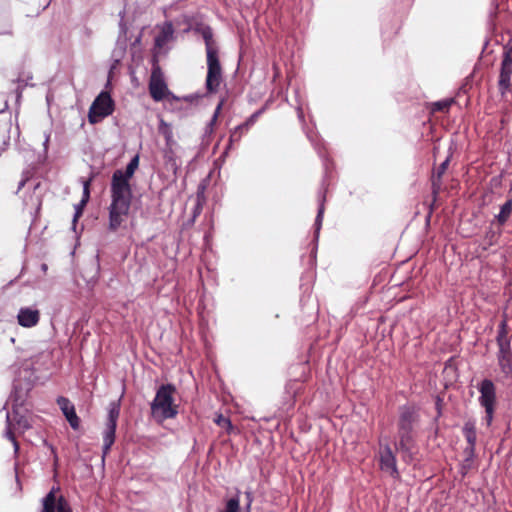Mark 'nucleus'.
Returning a JSON list of instances; mask_svg holds the SVG:
<instances>
[{
  "mask_svg": "<svg viewBox=\"0 0 512 512\" xmlns=\"http://www.w3.org/2000/svg\"><path fill=\"white\" fill-rule=\"evenodd\" d=\"M110 192L108 229L116 232L120 228H125L128 218V166L113 173Z\"/></svg>",
  "mask_w": 512,
  "mask_h": 512,
  "instance_id": "nucleus-1",
  "label": "nucleus"
},
{
  "mask_svg": "<svg viewBox=\"0 0 512 512\" xmlns=\"http://www.w3.org/2000/svg\"><path fill=\"white\" fill-rule=\"evenodd\" d=\"M205 43L207 75L206 90L210 94L217 93L223 80L222 66L219 59V45L214 39L213 30L210 26H200L195 29Z\"/></svg>",
  "mask_w": 512,
  "mask_h": 512,
  "instance_id": "nucleus-2",
  "label": "nucleus"
},
{
  "mask_svg": "<svg viewBox=\"0 0 512 512\" xmlns=\"http://www.w3.org/2000/svg\"><path fill=\"white\" fill-rule=\"evenodd\" d=\"M419 419L420 416L415 406L404 405L399 408L396 448L405 454H411L415 447L416 427Z\"/></svg>",
  "mask_w": 512,
  "mask_h": 512,
  "instance_id": "nucleus-3",
  "label": "nucleus"
},
{
  "mask_svg": "<svg viewBox=\"0 0 512 512\" xmlns=\"http://www.w3.org/2000/svg\"><path fill=\"white\" fill-rule=\"evenodd\" d=\"M176 388L173 384H162L156 391L151 403V415L156 422L162 423L178 415V405L175 403Z\"/></svg>",
  "mask_w": 512,
  "mask_h": 512,
  "instance_id": "nucleus-4",
  "label": "nucleus"
},
{
  "mask_svg": "<svg viewBox=\"0 0 512 512\" xmlns=\"http://www.w3.org/2000/svg\"><path fill=\"white\" fill-rule=\"evenodd\" d=\"M496 341L499 348L498 364L502 373L509 376L512 374V351L506 320L501 321L499 324Z\"/></svg>",
  "mask_w": 512,
  "mask_h": 512,
  "instance_id": "nucleus-5",
  "label": "nucleus"
},
{
  "mask_svg": "<svg viewBox=\"0 0 512 512\" xmlns=\"http://www.w3.org/2000/svg\"><path fill=\"white\" fill-rule=\"evenodd\" d=\"M480 392L479 403L485 410V421L487 426H490L497 404L496 387L492 380L484 379L478 385Z\"/></svg>",
  "mask_w": 512,
  "mask_h": 512,
  "instance_id": "nucleus-6",
  "label": "nucleus"
},
{
  "mask_svg": "<svg viewBox=\"0 0 512 512\" xmlns=\"http://www.w3.org/2000/svg\"><path fill=\"white\" fill-rule=\"evenodd\" d=\"M512 47L505 48L498 76V90L502 97L512 91Z\"/></svg>",
  "mask_w": 512,
  "mask_h": 512,
  "instance_id": "nucleus-7",
  "label": "nucleus"
},
{
  "mask_svg": "<svg viewBox=\"0 0 512 512\" xmlns=\"http://www.w3.org/2000/svg\"><path fill=\"white\" fill-rule=\"evenodd\" d=\"M149 92L152 99L157 102L162 101L169 94L164 74L156 57L153 58V67L149 81Z\"/></svg>",
  "mask_w": 512,
  "mask_h": 512,
  "instance_id": "nucleus-8",
  "label": "nucleus"
},
{
  "mask_svg": "<svg viewBox=\"0 0 512 512\" xmlns=\"http://www.w3.org/2000/svg\"><path fill=\"white\" fill-rule=\"evenodd\" d=\"M113 112V101L107 92H101L89 109V122L96 123Z\"/></svg>",
  "mask_w": 512,
  "mask_h": 512,
  "instance_id": "nucleus-9",
  "label": "nucleus"
},
{
  "mask_svg": "<svg viewBox=\"0 0 512 512\" xmlns=\"http://www.w3.org/2000/svg\"><path fill=\"white\" fill-rule=\"evenodd\" d=\"M120 406L117 402L110 404L106 429L104 432V452L110 449L115 440V429L119 417Z\"/></svg>",
  "mask_w": 512,
  "mask_h": 512,
  "instance_id": "nucleus-10",
  "label": "nucleus"
},
{
  "mask_svg": "<svg viewBox=\"0 0 512 512\" xmlns=\"http://www.w3.org/2000/svg\"><path fill=\"white\" fill-rule=\"evenodd\" d=\"M42 512H72V510L63 496L56 498L55 488H52L43 500Z\"/></svg>",
  "mask_w": 512,
  "mask_h": 512,
  "instance_id": "nucleus-11",
  "label": "nucleus"
},
{
  "mask_svg": "<svg viewBox=\"0 0 512 512\" xmlns=\"http://www.w3.org/2000/svg\"><path fill=\"white\" fill-rule=\"evenodd\" d=\"M56 402L66 420L69 422L71 428L73 430H78L80 427V418L76 414L75 406L72 402L64 396H59Z\"/></svg>",
  "mask_w": 512,
  "mask_h": 512,
  "instance_id": "nucleus-12",
  "label": "nucleus"
},
{
  "mask_svg": "<svg viewBox=\"0 0 512 512\" xmlns=\"http://www.w3.org/2000/svg\"><path fill=\"white\" fill-rule=\"evenodd\" d=\"M380 468L388 472L393 478L399 477L396 456L389 445H386L380 452Z\"/></svg>",
  "mask_w": 512,
  "mask_h": 512,
  "instance_id": "nucleus-13",
  "label": "nucleus"
},
{
  "mask_svg": "<svg viewBox=\"0 0 512 512\" xmlns=\"http://www.w3.org/2000/svg\"><path fill=\"white\" fill-rule=\"evenodd\" d=\"M463 435L467 441V446L464 449V455L471 456L475 453L477 432L474 420H468L464 423L462 428Z\"/></svg>",
  "mask_w": 512,
  "mask_h": 512,
  "instance_id": "nucleus-14",
  "label": "nucleus"
},
{
  "mask_svg": "<svg viewBox=\"0 0 512 512\" xmlns=\"http://www.w3.org/2000/svg\"><path fill=\"white\" fill-rule=\"evenodd\" d=\"M450 156H448L444 162H442L433 172L431 176V187H432V195H433V202L436 201L437 196L439 195L441 189H442V177L445 174L449 163H450Z\"/></svg>",
  "mask_w": 512,
  "mask_h": 512,
  "instance_id": "nucleus-15",
  "label": "nucleus"
},
{
  "mask_svg": "<svg viewBox=\"0 0 512 512\" xmlns=\"http://www.w3.org/2000/svg\"><path fill=\"white\" fill-rule=\"evenodd\" d=\"M18 324L25 328H31L38 324L40 312L37 309L21 308L17 315Z\"/></svg>",
  "mask_w": 512,
  "mask_h": 512,
  "instance_id": "nucleus-16",
  "label": "nucleus"
},
{
  "mask_svg": "<svg viewBox=\"0 0 512 512\" xmlns=\"http://www.w3.org/2000/svg\"><path fill=\"white\" fill-rule=\"evenodd\" d=\"M173 26L171 23H165L160 32L155 37V47L163 48L173 37Z\"/></svg>",
  "mask_w": 512,
  "mask_h": 512,
  "instance_id": "nucleus-17",
  "label": "nucleus"
},
{
  "mask_svg": "<svg viewBox=\"0 0 512 512\" xmlns=\"http://www.w3.org/2000/svg\"><path fill=\"white\" fill-rule=\"evenodd\" d=\"M7 422L10 423L20 433H23L25 430L31 427L28 418L24 415L19 414L16 411L13 412L11 419L9 415L7 416Z\"/></svg>",
  "mask_w": 512,
  "mask_h": 512,
  "instance_id": "nucleus-18",
  "label": "nucleus"
},
{
  "mask_svg": "<svg viewBox=\"0 0 512 512\" xmlns=\"http://www.w3.org/2000/svg\"><path fill=\"white\" fill-rule=\"evenodd\" d=\"M253 115L246 122L238 125L230 134L229 144L227 149H230L234 142H239L241 140L242 135L249 130L250 125L253 123Z\"/></svg>",
  "mask_w": 512,
  "mask_h": 512,
  "instance_id": "nucleus-19",
  "label": "nucleus"
},
{
  "mask_svg": "<svg viewBox=\"0 0 512 512\" xmlns=\"http://www.w3.org/2000/svg\"><path fill=\"white\" fill-rule=\"evenodd\" d=\"M91 181H92V178H89L88 180L83 181V197L81 200V204L77 207L76 213L74 215V221H76L77 218L82 214V207L85 206L86 203L89 201Z\"/></svg>",
  "mask_w": 512,
  "mask_h": 512,
  "instance_id": "nucleus-20",
  "label": "nucleus"
},
{
  "mask_svg": "<svg viewBox=\"0 0 512 512\" xmlns=\"http://www.w3.org/2000/svg\"><path fill=\"white\" fill-rule=\"evenodd\" d=\"M453 103H454L453 98L443 99V100H440L437 102H433L431 104V112L432 113H435V112L447 113Z\"/></svg>",
  "mask_w": 512,
  "mask_h": 512,
  "instance_id": "nucleus-21",
  "label": "nucleus"
},
{
  "mask_svg": "<svg viewBox=\"0 0 512 512\" xmlns=\"http://www.w3.org/2000/svg\"><path fill=\"white\" fill-rule=\"evenodd\" d=\"M512 213V199H508L500 209V213L497 215V221L500 225H503L508 220Z\"/></svg>",
  "mask_w": 512,
  "mask_h": 512,
  "instance_id": "nucleus-22",
  "label": "nucleus"
},
{
  "mask_svg": "<svg viewBox=\"0 0 512 512\" xmlns=\"http://www.w3.org/2000/svg\"><path fill=\"white\" fill-rule=\"evenodd\" d=\"M204 190H205V186L200 185L198 187L197 194H196V204H195V207L193 210L194 218L199 216L200 213L202 212L203 205L205 202Z\"/></svg>",
  "mask_w": 512,
  "mask_h": 512,
  "instance_id": "nucleus-23",
  "label": "nucleus"
},
{
  "mask_svg": "<svg viewBox=\"0 0 512 512\" xmlns=\"http://www.w3.org/2000/svg\"><path fill=\"white\" fill-rule=\"evenodd\" d=\"M223 105H224V99H221L214 111V114H213L211 120L207 124L206 133H212L214 131V127L216 125L217 119L219 117V114L222 110Z\"/></svg>",
  "mask_w": 512,
  "mask_h": 512,
  "instance_id": "nucleus-24",
  "label": "nucleus"
},
{
  "mask_svg": "<svg viewBox=\"0 0 512 512\" xmlns=\"http://www.w3.org/2000/svg\"><path fill=\"white\" fill-rule=\"evenodd\" d=\"M159 132L164 136L167 145H170V142L173 138V133L170 126L163 119L160 121Z\"/></svg>",
  "mask_w": 512,
  "mask_h": 512,
  "instance_id": "nucleus-25",
  "label": "nucleus"
},
{
  "mask_svg": "<svg viewBox=\"0 0 512 512\" xmlns=\"http://www.w3.org/2000/svg\"><path fill=\"white\" fill-rule=\"evenodd\" d=\"M214 421L219 427L225 429L227 433H231L234 428L230 419L222 414L217 415Z\"/></svg>",
  "mask_w": 512,
  "mask_h": 512,
  "instance_id": "nucleus-26",
  "label": "nucleus"
},
{
  "mask_svg": "<svg viewBox=\"0 0 512 512\" xmlns=\"http://www.w3.org/2000/svg\"><path fill=\"white\" fill-rule=\"evenodd\" d=\"M16 431H18V430L15 429L10 423H8L6 436L12 442L14 449L17 452L19 449V443L16 440V435H15Z\"/></svg>",
  "mask_w": 512,
  "mask_h": 512,
  "instance_id": "nucleus-27",
  "label": "nucleus"
},
{
  "mask_svg": "<svg viewBox=\"0 0 512 512\" xmlns=\"http://www.w3.org/2000/svg\"><path fill=\"white\" fill-rule=\"evenodd\" d=\"M474 457H475V453L472 454L471 456L465 455V459L462 462L463 474H466L467 471L471 469Z\"/></svg>",
  "mask_w": 512,
  "mask_h": 512,
  "instance_id": "nucleus-28",
  "label": "nucleus"
},
{
  "mask_svg": "<svg viewBox=\"0 0 512 512\" xmlns=\"http://www.w3.org/2000/svg\"><path fill=\"white\" fill-rule=\"evenodd\" d=\"M487 246H492L496 243L497 235L493 230H490L486 233L485 236Z\"/></svg>",
  "mask_w": 512,
  "mask_h": 512,
  "instance_id": "nucleus-29",
  "label": "nucleus"
},
{
  "mask_svg": "<svg viewBox=\"0 0 512 512\" xmlns=\"http://www.w3.org/2000/svg\"><path fill=\"white\" fill-rule=\"evenodd\" d=\"M139 165V156L135 155L132 159H130V178L132 177L134 171L138 168Z\"/></svg>",
  "mask_w": 512,
  "mask_h": 512,
  "instance_id": "nucleus-30",
  "label": "nucleus"
},
{
  "mask_svg": "<svg viewBox=\"0 0 512 512\" xmlns=\"http://www.w3.org/2000/svg\"><path fill=\"white\" fill-rule=\"evenodd\" d=\"M245 496L247 498L246 512H250L253 502V493L251 491H246Z\"/></svg>",
  "mask_w": 512,
  "mask_h": 512,
  "instance_id": "nucleus-31",
  "label": "nucleus"
},
{
  "mask_svg": "<svg viewBox=\"0 0 512 512\" xmlns=\"http://www.w3.org/2000/svg\"><path fill=\"white\" fill-rule=\"evenodd\" d=\"M323 210H324V208H323V206H321V207H320V209H319V211H318V215H317V217H316V222H317V223H320V221H321V219H322Z\"/></svg>",
  "mask_w": 512,
  "mask_h": 512,
  "instance_id": "nucleus-32",
  "label": "nucleus"
},
{
  "mask_svg": "<svg viewBox=\"0 0 512 512\" xmlns=\"http://www.w3.org/2000/svg\"><path fill=\"white\" fill-rule=\"evenodd\" d=\"M26 183V179H23L20 183H19V186H18V190L22 189L24 187Z\"/></svg>",
  "mask_w": 512,
  "mask_h": 512,
  "instance_id": "nucleus-33",
  "label": "nucleus"
}]
</instances>
